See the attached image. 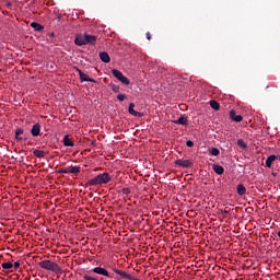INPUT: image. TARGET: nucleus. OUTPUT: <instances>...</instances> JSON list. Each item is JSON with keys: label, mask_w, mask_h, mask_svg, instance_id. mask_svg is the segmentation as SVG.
I'll return each instance as SVG.
<instances>
[{"label": "nucleus", "mask_w": 280, "mask_h": 280, "mask_svg": "<svg viewBox=\"0 0 280 280\" xmlns=\"http://www.w3.org/2000/svg\"><path fill=\"white\" fill-rule=\"evenodd\" d=\"M174 164L177 165L178 167H186V168L194 167V162L191 160L179 159V160H175Z\"/></svg>", "instance_id": "obj_4"}, {"label": "nucleus", "mask_w": 280, "mask_h": 280, "mask_svg": "<svg viewBox=\"0 0 280 280\" xmlns=\"http://www.w3.org/2000/svg\"><path fill=\"white\" fill-rule=\"evenodd\" d=\"M109 88L112 89L113 93H119V85L109 84Z\"/></svg>", "instance_id": "obj_28"}, {"label": "nucleus", "mask_w": 280, "mask_h": 280, "mask_svg": "<svg viewBox=\"0 0 280 280\" xmlns=\"http://www.w3.org/2000/svg\"><path fill=\"white\" fill-rule=\"evenodd\" d=\"M58 174H70V167H61L58 170Z\"/></svg>", "instance_id": "obj_27"}, {"label": "nucleus", "mask_w": 280, "mask_h": 280, "mask_svg": "<svg viewBox=\"0 0 280 280\" xmlns=\"http://www.w3.org/2000/svg\"><path fill=\"white\" fill-rule=\"evenodd\" d=\"M31 27H33V30H35V32H43V30H45V26H43L38 22H32Z\"/></svg>", "instance_id": "obj_20"}, {"label": "nucleus", "mask_w": 280, "mask_h": 280, "mask_svg": "<svg viewBox=\"0 0 280 280\" xmlns=\"http://www.w3.org/2000/svg\"><path fill=\"white\" fill-rule=\"evenodd\" d=\"M100 59L105 63L110 62V56L106 51L100 52Z\"/></svg>", "instance_id": "obj_18"}, {"label": "nucleus", "mask_w": 280, "mask_h": 280, "mask_svg": "<svg viewBox=\"0 0 280 280\" xmlns=\"http://www.w3.org/2000/svg\"><path fill=\"white\" fill-rule=\"evenodd\" d=\"M75 45L82 47V45H86V34L78 35L74 39Z\"/></svg>", "instance_id": "obj_9"}, {"label": "nucleus", "mask_w": 280, "mask_h": 280, "mask_svg": "<svg viewBox=\"0 0 280 280\" xmlns=\"http://www.w3.org/2000/svg\"><path fill=\"white\" fill-rule=\"evenodd\" d=\"M236 191H237L238 196L246 195V186H244V184H238L236 186Z\"/></svg>", "instance_id": "obj_21"}, {"label": "nucleus", "mask_w": 280, "mask_h": 280, "mask_svg": "<svg viewBox=\"0 0 280 280\" xmlns=\"http://www.w3.org/2000/svg\"><path fill=\"white\" fill-rule=\"evenodd\" d=\"M128 112L129 115H132L133 117H143V113L135 110V103L129 104Z\"/></svg>", "instance_id": "obj_10"}, {"label": "nucleus", "mask_w": 280, "mask_h": 280, "mask_svg": "<svg viewBox=\"0 0 280 280\" xmlns=\"http://www.w3.org/2000/svg\"><path fill=\"white\" fill-rule=\"evenodd\" d=\"M2 268L3 270H12V268H14V264L8 261V262H2Z\"/></svg>", "instance_id": "obj_24"}, {"label": "nucleus", "mask_w": 280, "mask_h": 280, "mask_svg": "<svg viewBox=\"0 0 280 280\" xmlns=\"http://www.w3.org/2000/svg\"><path fill=\"white\" fill-rule=\"evenodd\" d=\"M97 42V36L85 34V45H95Z\"/></svg>", "instance_id": "obj_13"}, {"label": "nucleus", "mask_w": 280, "mask_h": 280, "mask_svg": "<svg viewBox=\"0 0 280 280\" xmlns=\"http://www.w3.org/2000/svg\"><path fill=\"white\" fill-rule=\"evenodd\" d=\"M145 36L147 40H152V34H150V32H147Z\"/></svg>", "instance_id": "obj_33"}, {"label": "nucleus", "mask_w": 280, "mask_h": 280, "mask_svg": "<svg viewBox=\"0 0 280 280\" xmlns=\"http://www.w3.org/2000/svg\"><path fill=\"white\" fill-rule=\"evenodd\" d=\"M112 73L114 75V78H116V80H118L119 82H121V84H125V86H128L130 84V80L124 75V73L117 69H113Z\"/></svg>", "instance_id": "obj_3"}, {"label": "nucleus", "mask_w": 280, "mask_h": 280, "mask_svg": "<svg viewBox=\"0 0 280 280\" xmlns=\"http://www.w3.org/2000/svg\"><path fill=\"white\" fill-rule=\"evenodd\" d=\"M114 272H116V275H119V277H121V279L133 280L132 276L124 270L114 269Z\"/></svg>", "instance_id": "obj_12"}, {"label": "nucleus", "mask_w": 280, "mask_h": 280, "mask_svg": "<svg viewBox=\"0 0 280 280\" xmlns=\"http://www.w3.org/2000/svg\"><path fill=\"white\" fill-rule=\"evenodd\" d=\"M82 172V167L80 166H70V174H73L74 176H78Z\"/></svg>", "instance_id": "obj_22"}, {"label": "nucleus", "mask_w": 280, "mask_h": 280, "mask_svg": "<svg viewBox=\"0 0 280 280\" xmlns=\"http://www.w3.org/2000/svg\"><path fill=\"white\" fill-rule=\"evenodd\" d=\"M96 143H97V141H96V140H92L90 145L95 147V145H96Z\"/></svg>", "instance_id": "obj_35"}, {"label": "nucleus", "mask_w": 280, "mask_h": 280, "mask_svg": "<svg viewBox=\"0 0 280 280\" xmlns=\"http://www.w3.org/2000/svg\"><path fill=\"white\" fill-rule=\"evenodd\" d=\"M237 145H238V148H242L243 150H246V148H248V144L245 143L244 139H238Z\"/></svg>", "instance_id": "obj_26"}, {"label": "nucleus", "mask_w": 280, "mask_h": 280, "mask_svg": "<svg viewBox=\"0 0 280 280\" xmlns=\"http://www.w3.org/2000/svg\"><path fill=\"white\" fill-rule=\"evenodd\" d=\"M277 160H279V155H275V154L269 155L266 160V167H272V163H275V161Z\"/></svg>", "instance_id": "obj_14"}, {"label": "nucleus", "mask_w": 280, "mask_h": 280, "mask_svg": "<svg viewBox=\"0 0 280 280\" xmlns=\"http://www.w3.org/2000/svg\"><path fill=\"white\" fill-rule=\"evenodd\" d=\"M1 224V226H3V223H0Z\"/></svg>", "instance_id": "obj_38"}, {"label": "nucleus", "mask_w": 280, "mask_h": 280, "mask_svg": "<svg viewBox=\"0 0 280 280\" xmlns=\"http://www.w3.org/2000/svg\"><path fill=\"white\" fill-rule=\"evenodd\" d=\"M5 5H7L9 9H11V8H12V2L8 1V2L5 3Z\"/></svg>", "instance_id": "obj_34"}, {"label": "nucleus", "mask_w": 280, "mask_h": 280, "mask_svg": "<svg viewBox=\"0 0 280 280\" xmlns=\"http://www.w3.org/2000/svg\"><path fill=\"white\" fill-rule=\"evenodd\" d=\"M230 119H232V121H235L236 124H240L244 120V117L242 115H237V113H235V109H232L230 110Z\"/></svg>", "instance_id": "obj_6"}, {"label": "nucleus", "mask_w": 280, "mask_h": 280, "mask_svg": "<svg viewBox=\"0 0 280 280\" xmlns=\"http://www.w3.org/2000/svg\"><path fill=\"white\" fill-rule=\"evenodd\" d=\"M173 124H176L177 126H188L189 120L187 119V116L183 115L176 120H172Z\"/></svg>", "instance_id": "obj_8"}, {"label": "nucleus", "mask_w": 280, "mask_h": 280, "mask_svg": "<svg viewBox=\"0 0 280 280\" xmlns=\"http://www.w3.org/2000/svg\"><path fill=\"white\" fill-rule=\"evenodd\" d=\"M13 268L15 269V270H19V268H21V262L18 260V261H15L14 264H13Z\"/></svg>", "instance_id": "obj_31"}, {"label": "nucleus", "mask_w": 280, "mask_h": 280, "mask_svg": "<svg viewBox=\"0 0 280 280\" xmlns=\"http://www.w3.org/2000/svg\"><path fill=\"white\" fill-rule=\"evenodd\" d=\"M210 106L213 110H220V104L218 103V101H210Z\"/></svg>", "instance_id": "obj_25"}, {"label": "nucleus", "mask_w": 280, "mask_h": 280, "mask_svg": "<svg viewBox=\"0 0 280 280\" xmlns=\"http://www.w3.org/2000/svg\"><path fill=\"white\" fill-rule=\"evenodd\" d=\"M34 156H36L37 159H45V156H47V153L44 150H38L35 149L33 151Z\"/></svg>", "instance_id": "obj_17"}, {"label": "nucleus", "mask_w": 280, "mask_h": 280, "mask_svg": "<svg viewBox=\"0 0 280 280\" xmlns=\"http://www.w3.org/2000/svg\"><path fill=\"white\" fill-rule=\"evenodd\" d=\"M24 132H25V130L23 128H16L15 129V140L27 141V138L19 137V136L23 135Z\"/></svg>", "instance_id": "obj_15"}, {"label": "nucleus", "mask_w": 280, "mask_h": 280, "mask_svg": "<svg viewBox=\"0 0 280 280\" xmlns=\"http://www.w3.org/2000/svg\"><path fill=\"white\" fill-rule=\"evenodd\" d=\"M212 170L214 173H217L219 176H222V174H224V166L220 165V164H213L212 165Z\"/></svg>", "instance_id": "obj_16"}, {"label": "nucleus", "mask_w": 280, "mask_h": 280, "mask_svg": "<svg viewBox=\"0 0 280 280\" xmlns=\"http://www.w3.org/2000/svg\"><path fill=\"white\" fill-rule=\"evenodd\" d=\"M92 272H95V275H102L103 277H110V273L104 267H95L92 269Z\"/></svg>", "instance_id": "obj_7"}, {"label": "nucleus", "mask_w": 280, "mask_h": 280, "mask_svg": "<svg viewBox=\"0 0 280 280\" xmlns=\"http://www.w3.org/2000/svg\"><path fill=\"white\" fill-rule=\"evenodd\" d=\"M117 100L118 102H124V100H126V94H118Z\"/></svg>", "instance_id": "obj_30"}, {"label": "nucleus", "mask_w": 280, "mask_h": 280, "mask_svg": "<svg viewBox=\"0 0 280 280\" xmlns=\"http://www.w3.org/2000/svg\"><path fill=\"white\" fill-rule=\"evenodd\" d=\"M186 145H187V148H194V141L188 140V141L186 142Z\"/></svg>", "instance_id": "obj_32"}, {"label": "nucleus", "mask_w": 280, "mask_h": 280, "mask_svg": "<svg viewBox=\"0 0 280 280\" xmlns=\"http://www.w3.org/2000/svg\"><path fill=\"white\" fill-rule=\"evenodd\" d=\"M210 156H220V149L218 148H210L209 149Z\"/></svg>", "instance_id": "obj_23"}, {"label": "nucleus", "mask_w": 280, "mask_h": 280, "mask_svg": "<svg viewBox=\"0 0 280 280\" xmlns=\"http://www.w3.org/2000/svg\"><path fill=\"white\" fill-rule=\"evenodd\" d=\"M221 213H229V210H226V209L221 210Z\"/></svg>", "instance_id": "obj_36"}, {"label": "nucleus", "mask_w": 280, "mask_h": 280, "mask_svg": "<svg viewBox=\"0 0 280 280\" xmlns=\"http://www.w3.org/2000/svg\"><path fill=\"white\" fill-rule=\"evenodd\" d=\"M32 137H39L40 136V124L36 122L33 125L31 129Z\"/></svg>", "instance_id": "obj_11"}, {"label": "nucleus", "mask_w": 280, "mask_h": 280, "mask_svg": "<svg viewBox=\"0 0 280 280\" xmlns=\"http://www.w3.org/2000/svg\"><path fill=\"white\" fill-rule=\"evenodd\" d=\"M130 192H131L130 188H121L120 189V194H124L125 196H129Z\"/></svg>", "instance_id": "obj_29"}, {"label": "nucleus", "mask_w": 280, "mask_h": 280, "mask_svg": "<svg viewBox=\"0 0 280 280\" xmlns=\"http://www.w3.org/2000/svg\"><path fill=\"white\" fill-rule=\"evenodd\" d=\"M113 180V177L109 173H101L94 178H91L86 182V187H97V185H108Z\"/></svg>", "instance_id": "obj_1"}, {"label": "nucleus", "mask_w": 280, "mask_h": 280, "mask_svg": "<svg viewBox=\"0 0 280 280\" xmlns=\"http://www.w3.org/2000/svg\"><path fill=\"white\" fill-rule=\"evenodd\" d=\"M278 237L280 238V231L278 232Z\"/></svg>", "instance_id": "obj_37"}, {"label": "nucleus", "mask_w": 280, "mask_h": 280, "mask_svg": "<svg viewBox=\"0 0 280 280\" xmlns=\"http://www.w3.org/2000/svg\"><path fill=\"white\" fill-rule=\"evenodd\" d=\"M63 145L65 148H73V145H75V143H73L70 139H69V135H66L63 137Z\"/></svg>", "instance_id": "obj_19"}, {"label": "nucleus", "mask_w": 280, "mask_h": 280, "mask_svg": "<svg viewBox=\"0 0 280 280\" xmlns=\"http://www.w3.org/2000/svg\"><path fill=\"white\" fill-rule=\"evenodd\" d=\"M39 268H43V270H48L49 272H55V275L62 273V268L60 266L51 260H42L38 262Z\"/></svg>", "instance_id": "obj_2"}, {"label": "nucleus", "mask_w": 280, "mask_h": 280, "mask_svg": "<svg viewBox=\"0 0 280 280\" xmlns=\"http://www.w3.org/2000/svg\"><path fill=\"white\" fill-rule=\"evenodd\" d=\"M74 69H75V71H77V73H79L80 82H93V83L96 82L95 79H92V78L88 77L86 73H83V72L80 70V68H74Z\"/></svg>", "instance_id": "obj_5"}]
</instances>
